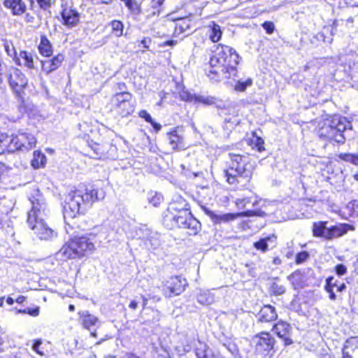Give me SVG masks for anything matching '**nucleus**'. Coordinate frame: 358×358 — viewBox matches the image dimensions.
<instances>
[{
    "label": "nucleus",
    "instance_id": "f257e3e1",
    "mask_svg": "<svg viewBox=\"0 0 358 358\" xmlns=\"http://www.w3.org/2000/svg\"><path fill=\"white\" fill-rule=\"evenodd\" d=\"M214 48L205 69L206 76L216 82L221 80V73L227 80L236 77L241 60L239 54L233 47L223 43H218Z\"/></svg>",
    "mask_w": 358,
    "mask_h": 358
},
{
    "label": "nucleus",
    "instance_id": "f03ea898",
    "mask_svg": "<svg viewBox=\"0 0 358 358\" xmlns=\"http://www.w3.org/2000/svg\"><path fill=\"white\" fill-rule=\"evenodd\" d=\"M99 189L88 183H80L71 189L63 206V214L66 223L71 226L80 215H85L94 203L100 201Z\"/></svg>",
    "mask_w": 358,
    "mask_h": 358
},
{
    "label": "nucleus",
    "instance_id": "7ed1b4c3",
    "mask_svg": "<svg viewBox=\"0 0 358 358\" xmlns=\"http://www.w3.org/2000/svg\"><path fill=\"white\" fill-rule=\"evenodd\" d=\"M162 224L169 230H185L189 236L197 235L201 230V224L192 213L189 203L182 197L170 203L164 213Z\"/></svg>",
    "mask_w": 358,
    "mask_h": 358
},
{
    "label": "nucleus",
    "instance_id": "20e7f679",
    "mask_svg": "<svg viewBox=\"0 0 358 358\" xmlns=\"http://www.w3.org/2000/svg\"><path fill=\"white\" fill-rule=\"evenodd\" d=\"M96 250L95 243L86 235H71L63 243L59 253L66 260L86 258Z\"/></svg>",
    "mask_w": 358,
    "mask_h": 358
},
{
    "label": "nucleus",
    "instance_id": "39448f33",
    "mask_svg": "<svg viewBox=\"0 0 358 358\" xmlns=\"http://www.w3.org/2000/svg\"><path fill=\"white\" fill-rule=\"evenodd\" d=\"M347 126L345 117L338 115H329L318 122L315 130L320 139L343 144L345 140L343 132Z\"/></svg>",
    "mask_w": 358,
    "mask_h": 358
},
{
    "label": "nucleus",
    "instance_id": "423d86ee",
    "mask_svg": "<svg viewBox=\"0 0 358 358\" xmlns=\"http://www.w3.org/2000/svg\"><path fill=\"white\" fill-rule=\"evenodd\" d=\"M32 206L28 212L27 223L34 234L41 240L48 241L56 236L57 233L46 224L42 217L45 205L38 199L31 201Z\"/></svg>",
    "mask_w": 358,
    "mask_h": 358
},
{
    "label": "nucleus",
    "instance_id": "0eeeda50",
    "mask_svg": "<svg viewBox=\"0 0 358 358\" xmlns=\"http://www.w3.org/2000/svg\"><path fill=\"white\" fill-rule=\"evenodd\" d=\"M106 107L116 117L125 118L133 114L136 103L134 96L129 91H121L110 96Z\"/></svg>",
    "mask_w": 358,
    "mask_h": 358
},
{
    "label": "nucleus",
    "instance_id": "6e6552de",
    "mask_svg": "<svg viewBox=\"0 0 358 358\" xmlns=\"http://www.w3.org/2000/svg\"><path fill=\"white\" fill-rule=\"evenodd\" d=\"M328 221L313 222L311 231L315 238L324 241H332L345 236L348 231L355 230V227L348 223H338L327 227Z\"/></svg>",
    "mask_w": 358,
    "mask_h": 358
},
{
    "label": "nucleus",
    "instance_id": "1a4fd4ad",
    "mask_svg": "<svg viewBox=\"0 0 358 358\" xmlns=\"http://www.w3.org/2000/svg\"><path fill=\"white\" fill-rule=\"evenodd\" d=\"M7 79L15 97L20 103H24L26 96L24 91L28 85L26 75L18 68L11 67L8 73Z\"/></svg>",
    "mask_w": 358,
    "mask_h": 358
},
{
    "label": "nucleus",
    "instance_id": "9d476101",
    "mask_svg": "<svg viewBox=\"0 0 358 358\" xmlns=\"http://www.w3.org/2000/svg\"><path fill=\"white\" fill-rule=\"evenodd\" d=\"M59 15V22L68 29L76 27L80 23L81 13L71 0H61Z\"/></svg>",
    "mask_w": 358,
    "mask_h": 358
},
{
    "label": "nucleus",
    "instance_id": "9b49d317",
    "mask_svg": "<svg viewBox=\"0 0 358 358\" xmlns=\"http://www.w3.org/2000/svg\"><path fill=\"white\" fill-rule=\"evenodd\" d=\"M252 343L257 355L267 356L275 352L277 341L269 331H262L253 336Z\"/></svg>",
    "mask_w": 358,
    "mask_h": 358
},
{
    "label": "nucleus",
    "instance_id": "f8f14e48",
    "mask_svg": "<svg viewBox=\"0 0 358 358\" xmlns=\"http://www.w3.org/2000/svg\"><path fill=\"white\" fill-rule=\"evenodd\" d=\"M253 171L244 169L243 170H229L226 169L224 175L226 182L236 189H245L251 182Z\"/></svg>",
    "mask_w": 358,
    "mask_h": 358
},
{
    "label": "nucleus",
    "instance_id": "ddd939ff",
    "mask_svg": "<svg viewBox=\"0 0 358 358\" xmlns=\"http://www.w3.org/2000/svg\"><path fill=\"white\" fill-rule=\"evenodd\" d=\"M2 3L12 15L22 17L26 24L32 25L36 22L35 13L28 10L27 5L24 0H3Z\"/></svg>",
    "mask_w": 358,
    "mask_h": 358
},
{
    "label": "nucleus",
    "instance_id": "4468645a",
    "mask_svg": "<svg viewBox=\"0 0 358 358\" xmlns=\"http://www.w3.org/2000/svg\"><path fill=\"white\" fill-rule=\"evenodd\" d=\"M188 286L187 280L181 275H171L163 282L162 292L166 298L174 297L181 294Z\"/></svg>",
    "mask_w": 358,
    "mask_h": 358
},
{
    "label": "nucleus",
    "instance_id": "2eb2a0df",
    "mask_svg": "<svg viewBox=\"0 0 358 358\" xmlns=\"http://www.w3.org/2000/svg\"><path fill=\"white\" fill-rule=\"evenodd\" d=\"M163 25L168 31H172L171 36L177 38L186 31H189L192 26V20L187 17L172 18L166 16L164 20Z\"/></svg>",
    "mask_w": 358,
    "mask_h": 358
},
{
    "label": "nucleus",
    "instance_id": "dca6fc26",
    "mask_svg": "<svg viewBox=\"0 0 358 358\" xmlns=\"http://www.w3.org/2000/svg\"><path fill=\"white\" fill-rule=\"evenodd\" d=\"M184 132L185 127L182 125L173 127L166 132L168 143L173 151L180 152L188 148Z\"/></svg>",
    "mask_w": 358,
    "mask_h": 358
},
{
    "label": "nucleus",
    "instance_id": "f3484780",
    "mask_svg": "<svg viewBox=\"0 0 358 358\" xmlns=\"http://www.w3.org/2000/svg\"><path fill=\"white\" fill-rule=\"evenodd\" d=\"M271 331L282 342L284 346H289L294 343L293 329L289 322L279 320L273 324Z\"/></svg>",
    "mask_w": 358,
    "mask_h": 358
},
{
    "label": "nucleus",
    "instance_id": "a211bd4d",
    "mask_svg": "<svg viewBox=\"0 0 358 358\" xmlns=\"http://www.w3.org/2000/svg\"><path fill=\"white\" fill-rule=\"evenodd\" d=\"M45 59H40V73L45 76L57 71L63 64L65 60V55L63 52H58L50 57Z\"/></svg>",
    "mask_w": 358,
    "mask_h": 358
},
{
    "label": "nucleus",
    "instance_id": "6ab92c4d",
    "mask_svg": "<svg viewBox=\"0 0 358 358\" xmlns=\"http://www.w3.org/2000/svg\"><path fill=\"white\" fill-rule=\"evenodd\" d=\"M36 139L27 132L18 131L13 134V152L18 150H29L36 145Z\"/></svg>",
    "mask_w": 358,
    "mask_h": 358
},
{
    "label": "nucleus",
    "instance_id": "aec40b11",
    "mask_svg": "<svg viewBox=\"0 0 358 358\" xmlns=\"http://www.w3.org/2000/svg\"><path fill=\"white\" fill-rule=\"evenodd\" d=\"M230 163L227 169L229 170H243L244 169L250 171H254V165L249 154H236L233 152L229 153Z\"/></svg>",
    "mask_w": 358,
    "mask_h": 358
},
{
    "label": "nucleus",
    "instance_id": "412c9836",
    "mask_svg": "<svg viewBox=\"0 0 358 358\" xmlns=\"http://www.w3.org/2000/svg\"><path fill=\"white\" fill-rule=\"evenodd\" d=\"M261 211L246 210L239 213H228L222 215H213L211 217L215 224L229 223L243 217L262 216Z\"/></svg>",
    "mask_w": 358,
    "mask_h": 358
},
{
    "label": "nucleus",
    "instance_id": "4be33fe9",
    "mask_svg": "<svg viewBox=\"0 0 358 358\" xmlns=\"http://www.w3.org/2000/svg\"><path fill=\"white\" fill-rule=\"evenodd\" d=\"M341 358H358V336L346 338L341 347Z\"/></svg>",
    "mask_w": 358,
    "mask_h": 358
},
{
    "label": "nucleus",
    "instance_id": "5701e85b",
    "mask_svg": "<svg viewBox=\"0 0 358 358\" xmlns=\"http://www.w3.org/2000/svg\"><path fill=\"white\" fill-rule=\"evenodd\" d=\"M278 315L274 306L264 305L257 315V322L260 324H271L277 320Z\"/></svg>",
    "mask_w": 358,
    "mask_h": 358
},
{
    "label": "nucleus",
    "instance_id": "b1692460",
    "mask_svg": "<svg viewBox=\"0 0 358 358\" xmlns=\"http://www.w3.org/2000/svg\"><path fill=\"white\" fill-rule=\"evenodd\" d=\"M88 147L90 150L87 154L90 158L95 159H103L107 157L108 143L103 142H94L88 140Z\"/></svg>",
    "mask_w": 358,
    "mask_h": 358
},
{
    "label": "nucleus",
    "instance_id": "393cba45",
    "mask_svg": "<svg viewBox=\"0 0 358 358\" xmlns=\"http://www.w3.org/2000/svg\"><path fill=\"white\" fill-rule=\"evenodd\" d=\"M34 57L37 58V56L31 52L20 50L17 57H14V62L19 66L24 67L28 70H33L36 68Z\"/></svg>",
    "mask_w": 358,
    "mask_h": 358
},
{
    "label": "nucleus",
    "instance_id": "a878e982",
    "mask_svg": "<svg viewBox=\"0 0 358 358\" xmlns=\"http://www.w3.org/2000/svg\"><path fill=\"white\" fill-rule=\"evenodd\" d=\"M287 279L295 290L303 289L308 285L306 273L301 268H297L292 272L287 275Z\"/></svg>",
    "mask_w": 358,
    "mask_h": 358
},
{
    "label": "nucleus",
    "instance_id": "bb28decb",
    "mask_svg": "<svg viewBox=\"0 0 358 358\" xmlns=\"http://www.w3.org/2000/svg\"><path fill=\"white\" fill-rule=\"evenodd\" d=\"M334 280L333 275L328 276L325 280L324 290L329 294V299L331 301H335L336 299V295L334 290L336 287L337 292H342L347 289V286L345 282H338L337 280Z\"/></svg>",
    "mask_w": 358,
    "mask_h": 358
},
{
    "label": "nucleus",
    "instance_id": "cd10ccee",
    "mask_svg": "<svg viewBox=\"0 0 358 358\" xmlns=\"http://www.w3.org/2000/svg\"><path fill=\"white\" fill-rule=\"evenodd\" d=\"M37 49L42 57H50L54 53L53 44L45 34H40Z\"/></svg>",
    "mask_w": 358,
    "mask_h": 358
},
{
    "label": "nucleus",
    "instance_id": "c85d7f7f",
    "mask_svg": "<svg viewBox=\"0 0 358 358\" xmlns=\"http://www.w3.org/2000/svg\"><path fill=\"white\" fill-rule=\"evenodd\" d=\"M78 315L80 324L85 329L90 330L99 323V318L88 310H80Z\"/></svg>",
    "mask_w": 358,
    "mask_h": 358
},
{
    "label": "nucleus",
    "instance_id": "c756f323",
    "mask_svg": "<svg viewBox=\"0 0 358 358\" xmlns=\"http://www.w3.org/2000/svg\"><path fill=\"white\" fill-rule=\"evenodd\" d=\"M13 152V134L0 131V155Z\"/></svg>",
    "mask_w": 358,
    "mask_h": 358
},
{
    "label": "nucleus",
    "instance_id": "7c9ffc66",
    "mask_svg": "<svg viewBox=\"0 0 358 358\" xmlns=\"http://www.w3.org/2000/svg\"><path fill=\"white\" fill-rule=\"evenodd\" d=\"M127 8L129 13L134 17L138 16L142 13V1L141 0H120Z\"/></svg>",
    "mask_w": 358,
    "mask_h": 358
},
{
    "label": "nucleus",
    "instance_id": "2f4dec72",
    "mask_svg": "<svg viewBox=\"0 0 358 358\" xmlns=\"http://www.w3.org/2000/svg\"><path fill=\"white\" fill-rule=\"evenodd\" d=\"M208 38L213 43H217L222 38V31L220 26L215 21L209 23L208 26Z\"/></svg>",
    "mask_w": 358,
    "mask_h": 358
},
{
    "label": "nucleus",
    "instance_id": "473e14b6",
    "mask_svg": "<svg viewBox=\"0 0 358 358\" xmlns=\"http://www.w3.org/2000/svg\"><path fill=\"white\" fill-rule=\"evenodd\" d=\"M166 0H150L148 12L150 16H159L165 10Z\"/></svg>",
    "mask_w": 358,
    "mask_h": 358
},
{
    "label": "nucleus",
    "instance_id": "72a5a7b5",
    "mask_svg": "<svg viewBox=\"0 0 358 358\" xmlns=\"http://www.w3.org/2000/svg\"><path fill=\"white\" fill-rule=\"evenodd\" d=\"M46 164V156L41 150H35L33 152V158L31 165L34 169L43 168Z\"/></svg>",
    "mask_w": 358,
    "mask_h": 358
},
{
    "label": "nucleus",
    "instance_id": "f704fd0d",
    "mask_svg": "<svg viewBox=\"0 0 358 358\" xmlns=\"http://www.w3.org/2000/svg\"><path fill=\"white\" fill-rule=\"evenodd\" d=\"M275 241L276 237L274 235H269L264 238H260L259 241L253 243V247L258 251L263 253L266 252L268 250V242Z\"/></svg>",
    "mask_w": 358,
    "mask_h": 358
},
{
    "label": "nucleus",
    "instance_id": "c9c22d12",
    "mask_svg": "<svg viewBox=\"0 0 358 358\" xmlns=\"http://www.w3.org/2000/svg\"><path fill=\"white\" fill-rule=\"evenodd\" d=\"M112 36L119 38L123 35L124 25L120 20H113L108 23Z\"/></svg>",
    "mask_w": 358,
    "mask_h": 358
},
{
    "label": "nucleus",
    "instance_id": "e433bc0d",
    "mask_svg": "<svg viewBox=\"0 0 358 358\" xmlns=\"http://www.w3.org/2000/svg\"><path fill=\"white\" fill-rule=\"evenodd\" d=\"M253 138L248 141V144L253 149H256L258 152H262L265 150L264 139L257 136L256 131L252 132Z\"/></svg>",
    "mask_w": 358,
    "mask_h": 358
},
{
    "label": "nucleus",
    "instance_id": "4c0bfd02",
    "mask_svg": "<svg viewBox=\"0 0 358 358\" xmlns=\"http://www.w3.org/2000/svg\"><path fill=\"white\" fill-rule=\"evenodd\" d=\"M138 117L143 119L146 122L150 123L156 132H158L162 129V125L154 121L150 114L146 110H139Z\"/></svg>",
    "mask_w": 358,
    "mask_h": 358
},
{
    "label": "nucleus",
    "instance_id": "58836bf2",
    "mask_svg": "<svg viewBox=\"0 0 358 358\" xmlns=\"http://www.w3.org/2000/svg\"><path fill=\"white\" fill-rule=\"evenodd\" d=\"M338 157L341 161L358 166V153L342 152Z\"/></svg>",
    "mask_w": 358,
    "mask_h": 358
},
{
    "label": "nucleus",
    "instance_id": "ea45409f",
    "mask_svg": "<svg viewBox=\"0 0 358 358\" xmlns=\"http://www.w3.org/2000/svg\"><path fill=\"white\" fill-rule=\"evenodd\" d=\"M164 201V196L158 192H150L148 202L154 207H159Z\"/></svg>",
    "mask_w": 358,
    "mask_h": 358
},
{
    "label": "nucleus",
    "instance_id": "a19ab883",
    "mask_svg": "<svg viewBox=\"0 0 358 358\" xmlns=\"http://www.w3.org/2000/svg\"><path fill=\"white\" fill-rule=\"evenodd\" d=\"M252 85V78H248L244 81L238 80L234 85V90H236V92H243L246 90L247 87H250Z\"/></svg>",
    "mask_w": 358,
    "mask_h": 358
},
{
    "label": "nucleus",
    "instance_id": "79ce46f5",
    "mask_svg": "<svg viewBox=\"0 0 358 358\" xmlns=\"http://www.w3.org/2000/svg\"><path fill=\"white\" fill-rule=\"evenodd\" d=\"M310 259V253L306 250L297 252L295 255L294 263L296 265L304 264Z\"/></svg>",
    "mask_w": 358,
    "mask_h": 358
},
{
    "label": "nucleus",
    "instance_id": "37998d69",
    "mask_svg": "<svg viewBox=\"0 0 358 358\" xmlns=\"http://www.w3.org/2000/svg\"><path fill=\"white\" fill-rule=\"evenodd\" d=\"M285 286L277 282H273L270 288L271 294L274 296L282 295L285 293Z\"/></svg>",
    "mask_w": 358,
    "mask_h": 358
},
{
    "label": "nucleus",
    "instance_id": "c03bdc74",
    "mask_svg": "<svg viewBox=\"0 0 358 358\" xmlns=\"http://www.w3.org/2000/svg\"><path fill=\"white\" fill-rule=\"evenodd\" d=\"M196 101L201 103L205 106H212L216 103L217 99L212 96H200L196 98Z\"/></svg>",
    "mask_w": 358,
    "mask_h": 358
},
{
    "label": "nucleus",
    "instance_id": "a18cd8bd",
    "mask_svg": "<svg viewBox=\"0 0 358 358\" xmlns=\"http://www.w3.org/2000/svg\"><path fill=\"white\" fill-rule=\"evenodd\" d=\"M4 50L7 55L13 58L14 60L15 57H17V53L15 48L12 42L6 41L3 44Z\"/></svg>",
    "mask_w": 358,
    "mask_h": 358
},
{
    "label": "nucleus",
    "instance_id": "49530a36",
    "mask_svg": "<svg viewBox=\"0 0 358 358\" xmlns=\"http://www.w3.org/2000/svg\"><path fill=\"white\" fill-rule=\"evenodd\" d=\"M10 168L5 163L0 162V184L8 178Z\"/></svg>",
    "mask_w": 358,
    "mask_h": 358
},
{
    "label": "nucleus",
    "instance_id": "de8ad7c7",
    "mask_svg": "<svg viewBox=\"0 0 358 358\" xmlns=\"http://www.w3.org/2000/svg\"><path fill=\"white\" fill-rule=\"evenodd\" d=\"M38 8L44 11L49 10L53 4V0H36Z\"/></svg>",
    "mask_w": 358,
    "mask_h": 358
},
{
    "label": "nucleus",
    "instance_id": "09e8293b",
    "mask_svg": "<svg viewBox=\"0 0 358 358\" xmlns=\"http://www.w3.org/2000/svg\"><path fill=\"white\" fill-rule=\"evenodd\" d=\"M42 340L41 338L34 339L33 341L31 349L38 355L44 356L45 353L43 350H41L40 346L42 345Z\"/></svg>",
    "mask_w": 358,
    "mask_h": 358
},
{
    "label": "nucleus",
    "instance_id": "8fccbe9b",
    "mask_svg": "<svg viewBox=\"0 0 358 358\" xmlns=\"http://www.w3.org/2000/svg\"><path fill=\"white\" fill-rule=\"evenodd\" d=\"M334 272L338 276L344 275L348 272V268L345 265L343 264H338L334 267Z\"/></svg>",
    "mask_w": 358,
    "mask_h": 358
},
{
    "label": "nucleus",
    "instance_id": "3c124183",
    "mask_svg": "<svg viewBox=\"0 0 358 358\" xmlns=\"http://www.w3.org/2000/svg\"><path fill=\"white\" fill-rule=\"evenodd\" d=\"M262 26L268 34H273L275 30L274 23L271 21H265Z\"/></svg>",
    "mask_w": 358,
    "mask_h": 358
},
{
    "label": "nucleus",
    "instance_id": "603ef678",
    "mask_svg": "<svg viewBox=\"0 0 358 358\" xmlns=\"http://www.w3.org/2000/svg\"><path fill=\"white\" fill-rule=\"evenodd\" d=\"M250 203V198H242V199H237L236 201H235V204L236 206V207H238V208H243L245 207L246 204Z\"/></svg>",
    "mask_w": 358,
    "mask_h": 358
},
{
    "label": "nucleus",
    "instance_id": "864d4df0",
    "mask_svg": "<svg viewBox=\"0 0 358 358\" xmlns=\"http://www.w3.org/2000/svg\"><path fill=\"white\" fill-rule=\"evenodd\" d=\"M40 313V308L38 306H36L34 308H27V314L32 316V317H37L39 315Z\"/></svg>",
    "mask_w": 358,
    "mask_h": 358
},
{
    "label": "nucleus",
    "instance_id": "5fc2aeb1",
    "mask_svg": "<svg viewBox=\"0 0 358 358\" xmlns=\"http://www.w3.org/2000/svg\"><path fill=\"white\" fill-rule=\"evenodd\" d=\"M93 4L99 5V4H103V5H109L112 3L115 0H88Z\"/></svg>",
    "mask_w": 358,
    "mask_h": 358
},
{
    "label": "nucleus",
    "instance_id": "6e6d98bb",
    "mask_svg": "<svg viewBox=\"0 0 358 358\" xmlns=\"http://www.w3.org/2000/svg\"><path fill=\"white\" fill-rule=\"evenodd\" d=\"M180 99L185 101H189L192 99V94L188 92H183L182 94H180Z\"/></svg>",
    "mask_w": 358,
    "mask_h": 358
},
{
    "label": "nucleus",
    "instance_id": "4d7b16f0",
    "mask_svg": "<svg viewBox=\"0 0 358 358\" xmlns=\"http://www.w3.org/2000/svg\"><path fill=\"white\" fill-rule=\"evenodd\" d=\"M151 38L150 37H145L141 41V43L143 45V47L148 50L149 49V45L151 43Z\"/></svg>",
    "mask_w": 358,
    "mask_h": 358
},
{
    "label": "nucleus",
    "instance_id": "13d9d810",
    "mask_svg": "<svg viewBox=\"0 0 358 358\" xmlns=\"http://www.w3.org/2000/svg\"><path fill=\"white\" fill-rule=\"evenodd\" d=\"M117 87L120 90L126 91L127 86L125 83L124 82H119L116 84Z\"/></svg>",
    "mask_w": 358,
    "mask_h": 358
},
{
    "label": "nucleus",
    "instance_id": "bf43d9fd",
    "mask_svg": "<svg viewBox=\"0 0 358 358\" xmlns=\"http://www.w3.org/2000/svg\"><path fill=\"white\" fill-rule=\"evenodd\" d=\"M176 44H177V41H174V40H167L163 43L164 46H166V45L173 46V45H176Z\"/></svg>",
    "mask_w": 358,
    "mask_h": 358
},
{
    "label": "nucleus",
    "instance_id": "052dcab7",
    "mask_svg": "<svg viewBox=\"0 0 358 358\" xmlns=\"http://www.w3.org/2000/svg\"><path fill=\"white\" fill-rule=\"evenodd\" d=\"M129 308L131 310H136L138 308V302L134 300L130 301L129 304Z\"/></svg>",
    "mask_w": 358,
    "mask_h": 358
},
{
    "label": "nucleus",
    "instance_id": "680f3d73",
    "mask_svg": "<svg viewBox=\"0 0 358 358\" xmlns=\"http://www.w3.org/2000/svg\"><path fill=\"white\" fill-rule=\"evenodd\" d=\"M27 297L25 296H23V295H19L16 299H15V301L17 303H22L25 301Z\"/></svg>",
    "mask_w": 358,
    "mask_h": 358
},
{
    "label": "nucleus",
    "instance_id": "e2e57ef3",
    "mask_svg": "<svg viewBox=\"0 0 358 358\" xmlns=\"http://www.w3.org/2000/svg\"><path fill=\"white\" fill-rule=\"evenodd\" d=\"M272 262L275 265H280L282 264V259L280 257L277 256L273 257Z\"/></svg>",
    "mask_w": 358,
    "mask_h": 358
},
{
    "label": "nucleus",
    "instance_id": "0e129e2a",
    "mask_svg": "<svg viewBox=\"0 0 358 358\" xmlns=\"http://www.w3.org/2000/svg\"><path fill=\"white\" fill-rule=\"evenodd\" d=\"M126 358H141L134 352H128L126 354Z\"/></svg>",
    "mask_w": 358,
    "mask_h": 358
},
{
    "label": "nucleus",
    "instance_id": "69168bd1",
    "mask_svg": "<svg viewBox=\"0 0 358 358\" xmlns=\"http://www.w3.org/2000/svg\"><path fill=\"white\" fill-rule=\"evenodd\" d=\"M14 302H15V301H14V299H13L12 297H10V296H8V297L6 298V303H7L8 305L12 306V305L14 303Z\"/></svg>",
    "mask_w": 358,
    "mask_h": 358
},
{
    "label": "nucleus",
    "instance_id": "338daca9",
    "mask_svg": "<svg viewBox=\"0 0 358 358\" xmlns=\"http://www.w3.org/2000/svg\"><path fill=\"white\" fill-rule=\"evenodd\" d=\"M142 299H143V308H145L148 303V299L145 298L144 296H142Z\"/></svg>",
    "mask_w": 358,
    "mask_h": 358
},
{
    "label": "nucleus",
    "instance_id": "774afa93",
    "mask_svg": "<svg viewBox=\"0 0 358 358\" xmlns=\"http://www.w3.org/2000/svg\"><path fill=\"white\" fill-rule=\"evenodd\" d=\"M17 313L20 314H27V308L24 309H19L16 311Z\"/></svg>",
    "mask_w": 358,
    "mask_h": 358
}]
</instances>
